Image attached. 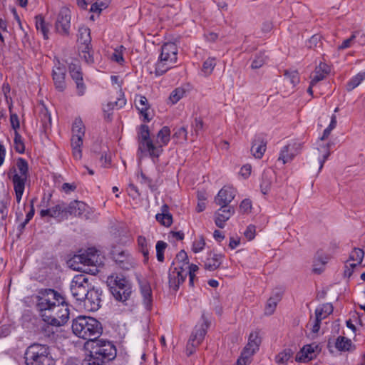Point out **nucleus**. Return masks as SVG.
I'll use <instances>...</instances> for the list:
<instances>
[{"label":"nucleus","mask_w":365,"mask_h":365,"mask_svg":"<svg viewBox=\"0 0 365 365\" xmlns=\"http://www.w3.org/2000/svg\"><path fill=\"white\" fill-rule=\"evenodd\" d=\"M35 299L36 307L46 323L43 331L48 336L53 339L57 329L68 320V305L64 297L52 289H40Z\"/></svg>","instance_id":"obj_1"},{"label":"nucleus","mask_w":365,"mask_h":365,"mask_svg":"<svg viewBox=\"0 0 365 365\" xmlns=\"http://www.w3.org/2000/svg\"><path fill=\"white\" fill-rule=\"evenodd\" d=\"M159 141L158 145L153 144L150 139L149 127L143 124L138 132V151L137 155L139 160L149 155L151 158H158L163 152V146L166 145L170 141V130L169 127L164 126L157 135Z\"/></svg>","instance_id":"obj_2"},{"label":"nucleus","mask_w":365,"mask_h":365,"mask_svg":"<svg viewBox=\"0 0 365 365\" xmlns=\"http://www.w3.org/2000/svg\"><path fill=\"white\" fill-rule=\"evenodd\" d=\"M72 330L79 338L92 341L101 335L103 327L101 323L93 317L79 316L73 320Z\"/></svg>","instance_id":"obj_3"},{"label":"nucleus","mask_w":365,"mask_h":365,"mask_svg":"<svg viewBox=\"0 0 365 365\" xmlns=\"http://www.w3.org/2000/svg\"><path fill=\"white\" fill-rule=\"evenodd\" d=\"M7 177L14 186L17 202L16 215L20 219L22 215L20 203L23 195V158H18L11 163Z\"/></svg>","instance_id":"obj_4"},{"label":"nucleus","mask_w":365,"mask_h":365,"mask_svg":"<svg viewBox=\"0 0 365 365\" xmlns=\"http://www.w3.org/2000/svg\"><path fill=\"white\" fill-rule=\"evenodd\" d=\"M26 365H53L54 361L47 345L33 344L24 353Z\"/></svg>","instance_id":"obj_5"},{"label":"nucleus","mask_w":365,"mask_h":365,"mask_svg":"<svg viewBox=\"0 0 365 365\" xmlns=\"http://www.w3.org/2000/svg\"><path fill=\"white\" fill-rule=\"evenodd\" d=\"M178 47L175 43L168 42L161 47V53L159 60L155 64V75L162 76L170 68H173V64L178 59Z\"/></svg>","instance_id":"obj_6"},{"label":"nucleus","mask_w":365,"mask_h":365,"mask_svg":"<svg viewBox=\"0 0 365 365\" xmlns=\"http://www.w3.org/2000/svg\"><path fill=\"white\" fill-rule=\"evenodd\" d=\"M110 289L116 300L125 302L131 294V285L122 275L108 277Z\"/></svg>","instance_id":"obj_7"},{"label":"nucleus","mask_w":365,"mask_h":365,"mask_svg":"<svg viewBox=\"0 0 365 365\" xmlns=\"http://www.w3.org/2000/svg\"><path fill=\"white\" fill-rule=\"evenodd\" d=\"M201 319L202 322L195 327L187 341L186 346L187 355H191L195 351V348L203 341L210 325V321L204 313L202 314Z\"/></svg>","instance_id":"obj_8"},{"label":"nucleus","mask_w":365,"mask_h":365,"mask_svg":"<svg viewBox=\"0 0 365 365\" xmlns=\"http://www.w3.org/2000/svg\"><path fill=\"white\" fill-rule=\"evenodd\" d=\"M72 133L71 145L73 155L75 159L80 160L82 158L81 146L85 135V127L80 118L75 119L72 126Z\"/></svg>","instance_id":"obj_9"},{"label":"nucleus","mask_w":365,"mask_h":365,"mask_svg":"<svg viewBox=\"0 0 365 365\" xmlns=\"http://www.w3.org/2000/svg\"><path fill=\"white\" fill-rule=\"evenodd\" d=\"M91 353L103 361H111L116 356V349L114 344L107 340H93Z\"/></svg>","instance_id":"obj_10"},{"label":"nucleus","mask_w":365,"mask_h":365,"mask_svg":"<svg viewBox=\"0 0 365 365\" xmlns=\"http://www.w3.org/2000/svg\"><path fill=\"white\" fill-rule=\"evenodd\" d=\"M91 289V284L87 275L81 274L76 275L71 282L70 289L76 301H82Z\"/></svg>","instance_id":"obj_11"},{"label":"nucleus","mask_w":365,"mask_h":365,"mask_svg":"<svg viewBox=\"0 0 365 365\" xmlns=\"http://www.w3.org/2000/svg\"><path fill=\"white\" fill-rule=\"evenodd\" d=\"M111 257L122 269L129 270L134 267L135 259L127 251L119 247H113L110 252Z\"/></svg>","instance_id":"obj_12"},{"label":"nucleus","mask_w":365,"mask_h":365,"mask_svg":"<svg viewBox=\"0 0 365 365\" xmlns=\"http://www.w3.org/2000/svg\"><path fill=\"white\" fill-rule=\"evenodd\" d=\"M102 291L100 289L92 287L87 292L83 299L85 309L89 312H96L101 307Z\"/></svg>","instance_id":"obj_13"},{"label":"nucleus","mask_w":365,"mask_h":365,"mask_svg":"<svg viewBox=\"0 0 365 365\" xmlns=\"http://www.w3.org/2000/svg\"><path fill=\"white\" fill-rule=\"evenodd\" d=\"M38 113V120L41 124V131L47 135L51 129V117L47 106L40 101L35 108Z\"/></svg>","instance_id":"obj_14"},{"label":"nucleus","mask_w":365,"mask_h":365,"mask_svg":"<svg viewBox=\"0 0 365 365\" xmlns=\"http://www.w3.org/2000/svg\"><path fill=\"white\" fill-rule=\"evenodd\" d=\"M71 27V11L67 8H62L56 21V29L62 35H68Z\"/></svg>","instance_id":"obj_15"},{"label":"nucleus","mask_w":365,"mask_h":365,"mask_svg":"<svg viewBox=\"0 0 365 365\" xmlns=\"http://www.w3.org/2000/svg\"><path fill=\"white\" fill-rule=\"evenodd\" d=\"M187 275V271L182 266L170 268L168 274L170 287L177 291L180 284L184 282Z\"/></svg>","instance_id":"obj_16"},{"label":"nucleus","mask_w":365,"mask_h":365,"mask_svg":"<svg viewBox=\"0 0 365 365\" xmlns=\"http://www.w3.org/2000/svg\"><path fill=\"white\" fill-rule=\"evenodd\" d=\"M10 124L12 130H14V148L16 152L23 153V139L21 134L19 133L20 129V121L19 117L15 113L10 115Z\"/></svg>","instance_id":"obj_17"},{"label":"nucleus","mask_w":365,"mask_h":365,"mask_svg":"<svg viewBox=\"0 0 365 365\" xmlns=\"http://www.w3.org/2000/svg\"><path fill=\"white\" fill-rule=\"evenodd\" d=\"M236 195V190L230 186H224L217 193L215 198L216 205L220 207L229 206Z\"/></svg>","instance_id":"obj_18"},{"label":"nucleus","mask_w":365,"mask_h":365,"mask_svg":"<svg viewBox=\"0 0 365 365\" xmlns=\"http://www.w3.org/2000/svg\"><path fill=\"white\" fill-rule=\"evenodd\" d=\"M52 76L56 88L59 91H63L66 88V67L58 61L53 68Z\"/></svg>","instance_id":"obj_19"},{"label":"nucleus","mask_w":365,"mask_h":365,"mask_svg":"<svg viewBox=\"0 0 365 365\" xmlns=\"http://www.w3.org/2000/svg\"><path fill=\"white\" fill-rule=\"evenodd\" d=\"M319 346L314 343L307 344L303 346L301 351L296 356V361L299 362H307L317 356L319 353Z\"/></svg>","instance_id":"obj_20"},{"label":"nucleus","mask_w":365,"mask_h":365,"mask_svg":"<svg viewBox=\"0 0 365 365\" xmlns=\"http://www.w3.org/2000/svg\"><path fill=\"white\" fill-rule=\"evenodd\" d=\"M235 213V209L231 206L220 207L215 213V223L220 227L223 228L225 222L227 221Z\"/></svg>","instance_id":"obj_21"},{"label":"nucleus","mask_w":365,"mask_h":365,"mask_svg":"<svg viewBox=\"0 0 365 365\" xmlns=\"http://www.w3.org/2000/svg\"><path fill=\"white\" fill-rule=\"evenodd\" d=\"M140 292L143 297V303L148 311L152 309L153 297L152 290L149 283L145 279H139Z\"/></svg>","instance_id":"obj_22"},{"label":"nucleus","mask_w":365,"mask_h":365,"mask_svg":"<svg viewBox=\"0 0 365 365\" xmlns=\"http://www.w3.org/2000/svg\"><path fill=\"white\" fill-rule=\"evenodd\" d=\"M66 204L64 202L59 203L56 206L49 209H42L40 211V215L42 217L49 216L51 217L57 218L61 220L66 217Z\"/></svg>","instance_id":"obj_23"},{"label":"nucleus","mask_w":365,"mask_h":365,"mask_svg":"<svg viewBox=\"0 0 365 365\" xmlns=\"http://www.w3.org/2000/svg\"><path fill=\"white\" fill-rule=\"evenodd\" d=\"M299 144L292 143L285 145L281 150L278 160H282L283 164H286L293 160L298 153Z\"/></svg>","instance_id":"obj_24"},{"label":"nucleus","mask_w":365,"mask_h":365,"mask_svg":"<svg viewBox=\"0 0 365 365\" xmlns=\"http://www.w3.org/2000/svg\"><path fill=\"white\" fill-rule=\"evenodd\" d=\"M267 148V141L261 136H256L252 141L251 153L255 158L261 159Z\"/></svg>","instance_id":"obj_25"},{"label":"nucleus","mask_w":365,"mask_h":365,"mask_svg":"<svg viewBox=\"0 0 365 365\" xmlns=\"http://www.w3.org/2000/svg\"><path fill=\"white\" fill-rule=\"evenodd\" d=\"M261 343V339L259 333L257 331L252 332L250 334L248 343L244 348L245 354L253 355L258 349Z\"/></svg>","instance_id":"obj_26"},{"label":"nucleus","mask_w":365,"mask_h":365,"mask_svg":"<svg viewBox=\"0 0 365 365\" xmlns=\"http://www.w3.org/2000/svg\"><path fill=\"white\" fill-rule=\"evenodd\" d=\"M66 217L68 215L81 216L86 209V205L82 201L74 200L69 205L66 204Z\"/></svg>","instance_id":"obj_27"},{"label":"nucleus","mask_w":365,"mask_h":365,"mask_svg":"<svg viewBox=\"0 0 365 365\" xmlns=\"http://www.w3.org/2000/svg\"><path fill=\"white\" fill-rule=\"evenodd\" d=\"M135 105L140 113L143 116L144 120L149 122L150 118L148 117V110L150 105L148 99L143 96H138L135 98Z\"/></svg>","instance_id":"obj_28"},{"label":"nucleus","mask_w":365,"mask_h":365,"mask_svg":"<svg viewBox=\"0 0 365 365\" xmlns=\"http://www.w3.org/2000/svg\"><path fill=\"white\" fill-rule=\"evenodd\" d=\"M210 255H211V254ZM223 257L222 255L213 254L212 256L207 257L204 264L205 269L209 271L216 270L222 264Z\"/></svg>","instance_id":"obj_29"},{"label":"nucleus","mask_w":365,"mask_h":365,"mask_svg":"<svg viewBox=\"0 0 365 365\" xmlns=\"http://www.w3.org/2000/svg\"><path fill=\"white\" fill-rule=\"evenodd\" d=\"M161 211V213H158L155 216L157 221L165 227L170 226L173 223V217L168 212V206L167 205H163Z\"/></svg>","instance_id":"obj_30"},{"label":"nucleus","mask_w":365,"mask_h":365,"mask_svg":"<svg viewBox=\"0 0 365 365\" xmlns=\"http://www.w3.org/2000/svg\"><path fill=\"white\" fill-rule=\"evenodd\" d=\"M328 73L327 66L325 63H320L316 67L312 76V86H314L319 81L323 80Z\"/></svg>","instance_id":"obj_31"},{"label":"nucleus","mask_w":365,"mask_h":365,"mask_svg":"<svg viewBox=\"0 0 365 365\" xmlns=\"http://www.w3.org/2000/svg\"><path fill=\"white\" fill-rule=\"evenodd\" d=\"M280 300L281 296L279 294L270 297L266 303L264 307V314L266 315H272L275 311L277 305Z\"/></svg>","instance_id":"obj_32"},{"label":"nucleus","mask_w":365,"mask_h":365,"mask_svg":"<svg viewBox=\"0 0 365 365\" xmlns=\"http://www.w3.org/2000/svg\"><path fill=\"white\" fill-rule=\"evenodd\" d=\"M78 32V42L84 46L85 49H90L89 45L91 41V38L90 36V29L88 28L83 27L81 28Z\"/></svg>","instance_id":"obj_33"},{"label":"nucleus","mask_w":365,"mask_h":365,"mask_svg":"<svg viewBox=\"0 0 365 365\" xmlns=\"http://www.w3.org/2000/svg\"><path fill=\"white\" fill-rule=\"evenodd\" d=\"M138 246L139 251L144 257V262L146 263L149 258V245L145 237L139 236L138 237Z\"/></svg>","instance_id":"obj_34"},{"label":"nucleus","mask_w":365,"mask_h":365,"mask_svg":"<svg viewBox=\"0 0 365 365\" xmlns=\"http://www.w3.org/2000/svg\"><path fill=\"white\" fill-rule=\"evenodd\" d=\"M293 354L294 352L290 349H286L276 356L275 361L279 364H286Z\"/></svg>","instance_id":"obj_35"},{"label":"nucleus","mask_w":365,"mask_h":365,"mask_svg":"<svg viewBox=\"0 0 365 365\" xmlns=\"http://www.w3.org/2000/svg\"><path fill=\"white\" fill-rule=\"evenodd\" d=\"M365 79V71L359 73L354 76L346 84V90L352 91L357 87Z\"/></svg>","instance_id":"obj_36"},{"label":"nucleus","mask_w":365,"mask_h":365,"mask_svg":"<svg viewBox=\"0 0 365 365\" xmlns=\"http://www.w3.org/2000/svg\"><path fill=\"white\" fill-rule=\"evenodd\" d=\"M68 69L70 75L75 82L81 81L83 79L81 69L78 63H71L69 65Z\"/></svg>","instance_id":"obj_37"},{"label":"nucleus","mask_w":365,"mask_h":365,"mask_svg":"<svg viewBox=\"0 0 365 365\" xmlns=\"http://www.w3.org/2000/svg\"><path fill=\"white\" fill-rule=\"evenodd\" d=\"M267 60V56L265 55L264 52H259L255 55L252 62L251 68L252 69L259 68L266 63Z\"/></svg>","instance_id":"obj_38"},{"label":"nucleus","mask_w":365,"mask_h":365,"mask_svg":"<svg viewBox=\"0 0 365 365\" xmlns=\"http://www.w3.org/2000/svg\"><path fill=\"white\" fill-rule=\"evenodd\" d=\"M110 1V0H96V1L92 4L90 11L99 14L103 9L108 6Z\"/></svg>","instance_id":"obj_39"},{"label":"nucleus","mask_w":365,"mask_h":365,"mask_svg":"<svg viewBox=\"0 0 365 365\" xmlns=\"http://www.w3.org/2000/svg\"><path fill=\"white\" fill-rule=\"evenodd\" d=\"M284 77V80L289 81L293 86H295L299 82V73L294 70H285Z\"/></svg>","instance_id":"obj_40"},{"label":"nucleus","mask_w":365,"mask_h":365,"mask_svg":"<svg viewBox=\"0 0 365 365\" xmlns=\"http://www.w3.org/2000/svg\"><path fill=\"white\" fill-rule=\"evenodd\" d=\"M351 345V341L344 336H339L335 346L339 351H349Z\"/></svg>","instance_id":"obj_41"},{"label":"nucleus","mask_w":365,"mask_h":365,"mask_svg":"<svg viewBox=\"0 0 365 365\" xmlns=\"http://www.w3.org/2000/svg\"><path fill=\"white\" fill-rule=\"evenodd\" d=\"M333 312V307L331 304H323L315 310V316L324 319Z\"/></svg>","instance_id":"obj_42"},{"label":"nucleus","mask_w":365,"mask_h":365,"mask_svg":"<svg viewBox=\"0 0 365 365\" xmlns=\"http://www.w3.org/2000/svg\"><path fill=\"white\" fill-rule=\"evenodd\" d=\"M185 91L182 88H177L173 91L170 95L169 101L172 104L177 103L181 98H183Z\"/></svg>","instance_id":"obj_43"},{"label":"nucleus","mask_w":365,"mask_h":365,"mask_svg":"<svg viewBox=\"0 0 365 365\" xmlns=\"http://www.w3.org/2000/svg\"><path fill=\"white\" fill-rule=\"evenodd\" d=\"M322 45L321 36L317 34L313 35L307 43V46L314 50H317L321 48Z\"/></svg>","instance_id":"obj_44"},{"label":"nucleus","mask_w":365,"mask_h":365,"mask_svg":"<svg viewBox=\"0 0 365 365\" xmlns=\"http://www.w3.org/2000/svg\"><path fill=\"white\" fill-rule=\"evenodd\" d=\"M216 66V60L215 58H208L206 61H204L202 64V71L205 73V75H210L214 68Z\"/></svg>","instance_id":"obj_45"},{"label":"nucleus","mask_w":365,"mask_h":365,"mask_svg":"<svg viewBox=\"0 0 365 365\" xmlns=\"http://www.w3.org/2000/svg\"><path fill=\"white\" fill-rule=\"evenodd\" d=\"M138 179L141 184L148 185L152 191L157 190L158 186L155 183H153V180L147 177L142 171L138 175Z\"/></svg>","instance_id":"obj_46"},{"label":"nucleus","mask_w":365,"mask_h":365,"mask_svg":"<svg viewBox=\"0 0 365 365\" xmlns=\"http://www.w3.org/2000/svg\"><path fill=\"white\" fill-rule=\"evenodd\" d=\"M173 138L175 139L177 142L183 141L187 140V132L185 128L180 127L176 128L174 130Z\"/></svg>","instance_id":"obj_47"},{"label":"nucleus","mask_w":365,"mask_h":365,"mask_svg":"<svg viewBox=\"0 0 365 365\" xmlns=\"http://www.w3.org/2000/svg\"><path fill=\"white\" fill-rule=\"evenodd\" d=\"M36 27L37 30H40L41 31L45 39L48 38V29L44 20L41 17H36Z\"/></svg>","instance_id":"obj_48"},{"label":"nucleus","mask_w":365,"mask_h":365,"mask_svg":"<svg viewBox=\"0 0 365 365\" xmlns=\"http://www.w3.org/2000/svg\"><path fill=\"white\" fill-rule=\"evenodd\" d=\"M167 246V243L163 241H158L156 243V256L158 260L160 262L164 261V251Z\"/></svg>","instance_id":"obj_49"},{"label":"nucleus","mask_w":365,"mask_h":365,"mask_svg":"<svg viewBox=\"0 0 365 365\" xmlns=\"http://www.w3.org/2000/svg\"><path fill=\"white\" fill-rule=\"evenodd\" d=\"M82 365H106L105 361L101 359V358H98L96 356H93L92 353H91V355L85 359L83 362Z\"/></svg>","instance_id":"obj_50"},{"label":"nucleus","mask_w":365,"mask_h":365,"mask_svg":"<svg viewBox=\"0 0 365 365\" xmlns=\"http://www.w3.org/2000/svg\"><path fill=\"white\" fill-rule=\"evenodd\" d=\"M364 252L359 248H355L350 254L349 259L360 264L364 258Z\"/></svg>","instance_id":"obj_51"},{"label":"nucleus","mask_w":365,"mask_h":365,"mask_svg":"<svg viewBox=\"0 0 365 365\" xmlns=\"http://www.w3.org/2000/svg\"><path fill=\"white\" fill-rule=\"evenodd\" d=\"M73 260L76 262H80L84 265H93V259H89L87 256L85 255L84 252L78 255H75Z\"/></svg>","instance_id":"obj_52"},{"label":"nucleus","mask_w":365,"mask_h":365,"mask_svg":"<svg viewBox=\"0 0 365 365\" xmlns=\"http://www.w3.org/2000/svg\"><path fill=\"white\" fill-rule=\"evenodd\" d=\"M205 246V241L202 236H200L198 239L195 240L192 243V250L195 253L201 252Z\"/></svg>","instance_id":"obj_53"},{"label":"nucleus","mask_w":365,"mask_h":365,"mask_svg":"<svg viewBox=\"0 0 365 365\" xmlns=\"http://www.w3.org/2000/svg\"><path fill=\"white\" fill-rule=\"evenodd\" d=\"M126 103V100L124 98V95L123 93H120L119 97L115 101H110L108 103V107H113V109L116 108L119 109L123 108Z\"/></svg>","instance_id":"obj_54"},{"label":"nucleus","mask_w":365,"mask_h":365,"mask_svg":"<svg viewBox=\"0 0 365 365\" xmlns=\"http://www.w3.org/2000/svg\"><path fill=\"white\" fill-rule=\"evenodd\" d=\"M203 121L200 118H195L193 123H192V135H198L200 131L202 130Z\"/></svg>","instance_id":"obj_55"},{"label":"nucleus","mask_w":365,"mask_h":365,"mask_svg":"<svg viewBox=\"0 0 365 365\" xmlns=\"http://www.w3.org/2000/svg\"><path fill=\"white\" fill-rule=\"evenodd\" d=\"M125 49L123 46H120L118 48L115 49V52L113 53L112 59L118 63H121L124 61L122 51Z\"/></svg>","instance_id":"obj_56"},{"label":"nucleus","mask_w":365,"mask_h":365,"mask_svg":"<svg viewBox=\"0 0 365 365\" xmlns=\"http://www.w3.org/2000/svg\"><path fill=\"white\" fill-rule=\"evenodd\" d=\"M267 174L264 173L262 178V182L260 185L261 191L264 195H266L270 190L272 182L267 179Z\"/></svg>","instance_id":"obj_57"},{"label":"nucleus","mask_w":365,"mask_h":365,"mask_svg":"<svg viewBox=\"0 0 365 365\" xmlns=\"http://www.w3.org/2000/svg\"><path fill=\"white\" fill-rule=\"evenodd\" d=\"M359 33L356 31L352 34V35L347 39L344 40L342 43L339 46V49H345L350 47L354 43L355 38Z\"/></svg>","instance_id":"obj_58"},{"label":"nucleus","mask_w":365,"mask_h":365,"mask_svg":"<svg viewBox=\"0 0 365 365\" xmlns=\"http://www.w3.org/2000/svg\"><path fill=\"white\" fill-rule=\"evenodd\" d=\"M85 255L87 256L89 259H93V265H96L98 262V251L93 248H88L87 250L84 251Z\"/></svg>","instance_id":"obj_59"},{"label":"nucleus","mask_w":365,"mask_h":365,"mask_svg":"<svg viewBox=\"0 0 365 365\" xmlns=\"http://www.w3.org/2000/svg\"><path fill=\"white\" fill-rule=\"evenodd\" d=\"M175 260L182 263L181 265L182 267L184 265H188L189 261L187 253L184 250L180 251L176 255Z\"/></svg>","instance_id":"obj_60"},{"label":"nucleus","mask_w":365,"mask_h":365,"mask_svg":"<svg viewBox=\"0 0 365 365\" xmlns=\"http://www.w3.org/2000/svg\"><path fill=\"white\" fill-rule=\"evenodd\" d=\"M240 210L244 213L249 212L252 209V202L249 199L243 200L240 205Z\"/></svg>","instance_id":"obj_61"},{"label":"nucleus","mask_w":365,"mask_h":365,"mask_svg":"<svg viewBox=\"0 0 365 365\" xmlns=\"http://www.w3.org/2000/svg\"><path fill=\"white\" fill-rule=\"evenodd\" d=\"M252 355L245 354V351L241 353V356L237 359V365H248L250 363V358Z\"/></svg>","instance_id":"obj_62"},{"label":"nucleus","mask_w":365,"mask_h":365,"mask_svg":"<svg viewBox=\"0 0 365 365\" xmlns=\"http://www.w3.org/2000/svg\"><path fill=\"white\" fill-rule=\"evenodd\" d=\"M323 149L324 150V153L323 154L322 157L319 158V170H321L324 166V164L325 161L327 160L330 155L329 152V145L327 144L326 146L323 147Z\"/></svg>","instance_id":"obj_63"},{"label":"nucleus","mask_w":365,"mask_h":365,"mask_svg":"<svg viewBox=\"0 0 365 365\" xmlns=\"http://www.w3.org/2000/svg\"><path fill=\"white\" fill-rule=\"evenodd\" d=\"M75 83L76 85L77 94L79 96H83L86 92V86L85 83H83V79H82L81 81H76Z\"/></svg>","instance_id":"obj_64"}]
</instances>
